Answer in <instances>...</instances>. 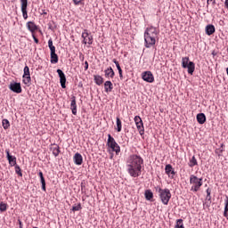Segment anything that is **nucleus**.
I'll list each match as a JSON object with an SVG mask.
<instances>
[{
  "label": "nucleus",
  "mask_w": 228,
  "mask_h": 228,
  "mask_svg": "<svg viewBox=\"0 0 228 228\" xmlns=\"http://www.w3.org/2000/svg\"><path fill=\"white\" fill-rule=\"evenodd\" d=\"M143 159L140 155H130L126 160L127 172L131 177H140L142 175Z\"/></svg>",
  "instance_id": "obj_1"
},
{
  "label": "nucleus",
  "mask_w": 228,
  "mask_h": 228,
  "mask_svg": "<svg viewBox=\"0 0 228 228\" xmlns=\"http://www.w3.org/2000/svg\"><path fill=\"white\" fill-rule=\"evenodd\" d=\"M158 35L159 30L154 26L146 28L144 31V46L146 49H151L153 45H156V40H158Z\"/></svg>",
  "instance_id": "obj_2"
},
{
  "label": "nucleus",
  "mask_w": 228,
  "mask_h": 228,
  "mask_svg": "<svg viewBox=\"0 0 228 228\" xmlns=\"http://www.w3.org/2000/svg\"><path fill=\"white\" fill-rule=\"evenodd\" d=\"M155 191L159 193V197L164 204V206H168V202H170V199H172V193L170 192L169 189H161V187L157 186L155 187Z\"/></svg>",
  "instance_id": "obj_3"
},
{
  "label": "nucleus",
  "mask_w": 228,
  "mask_h": 228,
  "mask_svg": "<svg viewBox=\"0 0 228 228\" xmlns=\"http://www.w3.org/2000/svg\"><path fill=\"white\" fill-rule=\"evenodd\" d=\"M190 184H191V191L197 192L202 186V178L197 177L195 175H191Z\"/></svg>",
  "instance_id": "obj_4"
},
{
  "label": "nucleus",
  "mask_w": 228,
  "mask_h": 228,
  "mask_svg": "<svg viewBox=\"0 0 228 228\" xmlns=\"http://www.w3.org/2000/svg\"><path fill=\"white\" fill-rule=\"evenodd\" d=\"M107 145L110 147L113 152H116V154H118L120 152V146L118 145V143H117L115 138H113L110 134H108Z\"/></svg>",
  "instance_id": "obj_5"
},
{
  "label": "nucleus",
  "mask_w": 228,
  "mask_h": 228,
  "mask_svg": "<svg viewBox=\"0 0 228 228\" xmlns=\"http://www.w3.org/2000/svg\"><path fill=\"white\" fill-rule=\"evenodd\" d=\"M82 38L84 39L83 44H85V45H86V44H88V45H92V44H94V36L88 33V29H85L83 31Z\"/></svg>",
  "instance_id": "obj_6"
},
{
  "label": "nucleus",
  "mask_w": 228,
  "mask_h": 228,
  "mask_svg": "<svg viewBox=\"0 0 228 228\" xmlns=\"http://www.w3.org/2000/svg\"><path fill=\"white\" fill-rule=\"evenodd\" d=\"M23 72V83L24 85H29V83H31V74L29 73V67L25 66Z\"/></svg>",
  "instance_id": "obj_7"
},
{
  "label": "nucleus",
  "mask_w": 228,
  "mask_h": 228,
  "mask_svg": "<svg viewBox=\"0 0 228 228\" xmlns=\"http://www.w3.org/2000/svg\"><path fill=\"white\" fill-rule=\"evenodd\" d=\"M142 78L143 81H146V83H154V75H152L151 71L142 72Z\"/></svg>",
  "instance_id": "obj_8"
},
{
  "label": "nucleus",
  "mask_w": 228,
  "mask_h": 228,
  "mask_svg": "<svg viewBox=\"0 0 228 228\" xmlns=\"http://www.w3.org/2000/svg\"><path fill=\"white\" fill-rule=\"evenodd\" d=\"M57 74L60 77V83L61 88H67V86L65 85L67 83V77H65V73H63V70L57 69Z\"/></svg>",
  "instance_id": "obj_9"
},
{
  "label": "nucleus",
  "mask_w": 228,
  "mask_h": 228,
  "mask_svg": "<svg viewBox=\"0 0 228 228\" xmlns=\"http://www.w3.org/2000/svg\"><path fill=\"white\" fill-rule=\"evenodd\" d=\"M21 4V13L23 19L28 20V0H20Z\"/></svg>",
  "instance_id": "obj_10"
},
{
  "label": "nucleus",
  "mask_w": 228,
  "mask_h": 228,
  "mask_svg": "<svg viewBox=\"0 0 228 228\" xmlns=\"http://www.w3.org/2000/svg\"><path fill=\"white\" fill-rule=\"evenodd\" d=\"M10 90L12 92H14V94H21L22 93V87L20 86V83H11L9 86Z\"/></svg>",
  "instance_id": "obj_11"
},
{
  "label": "nucleus",
  "mask_w": 228,
  "mask_h": 228,
  "mask_svg": "<svg viewBox=\"0 0 228 228\" xmlns=\"http://www.w3.org/2000/svg\"><path fill=\"white\" fill-rule=\"evenodd\" d=\"M5 153L7 156V160L9 162V165H11V167H15V165H17V158L15 156L10 155L9 149L5 150Z\"/></svg>",
  "instance_id": "obj_12"
},
{
  "label": "nucleus",
  "mask_w": 228,
  "mask_h": 228,
  "mask_svg": "<svg viewBox=\"0 0 228 228\" xmlns=\"http://www.w3.org/2000/svg\"><path fill=\"white\" fill-rule=\"evenodd\" d=\"M165 172L167 175H168V177H170L171 179H174V177L175 176V171L174 170V167H172V165L170 164L166 165Z\"/></svg>",
  "instance_id": "obj_13"
},
{
  "label": "nucleus",
  "mask_w": 228,
  "mask_h": 228,
  "mask_svg": "<svg viewBox=\"0 0 228 228\" xmlns=\"http://www.w3.org/2000/svg\"><path fill=\"white\" fill-rule=\"evenodd\" d=\"M70 110L74 115H77V104L76 103V96L71 97Z\"/></svg>",
  "instance_id": "obj_14"
},
{
  "label": "nucleus",
  "mask_w": 228,
  "mask_h": 228,
  "mask_svg": "<svg viewBox=\"0 0 228 228\" xmlns=\"http://www.w3.org/2000/svg\"><path fill=\"white\" fill-rule=\"evenodd\" d=\"M73 160L75 165H83V156L78 152L74 155Z\"/></svg>",
  "instance_id": "obj_15"
},
{
  "label": "nucleus",
  "mask_w": 228,
  "mask_h": 228,
  "mask_svg": "<svg viewBox=\"0 0 228 228\" xmlns=\"http://www.w3.org/2000/svg\"><path fill=\"white\" fill-rule=\"evenodd\" d=\"M27 28H28V31H30V33H35V31H37V29H38V27H37V25L33 21H28Z\"/></svg>",
  "instance_id": "obj_16"
},
{
  "label": "nucleus",
  "mask_w": 228,
  "mask_h": 228,
  "mask_svg": "<svg viewBox=\"0 0 228 228\" xmlns=\"http://www.w3.org/2000/svg\"><path fill=\"white\" fill-rule=\"evenodd\" d=\"M104 72L105 77H110V79H113V77H115V71L113 70V68L110 67L105 69Z\"/></svg>",
  "instance_id": "obj_17"
},
{
  "label": "nucleus",
  "mask_w": 228,
  "mask_h": 228,
  "mask_svg": "<svg viewBox=\"0 0 228 228\" xmlns=\"http://www.w3.org/2000/svg\"><path fill=\"white\" fill-rule=\"evenodd\" d=\"M104 88L106 94H110V92H112L113 90V83L111 81L108 80L104 83Z\"/></svg>",
  "instance_id": "obj_18"
},
{
  "label": "nucleus",
  "mask_w": 228,
  "mask_h": 228,
  "mask_svg": "<svg viewBox=\"0 0 228 228\" xmlns=\"http://www.w3.org/2000/svg\"><path fill=\"white\" fill-rule=\"evenodd\" d=\"M215 31H216L215 25L208 24L206 26V35H208V37H210V35H213Z\"/></svg>",
  "instance_id": "obj_19"
},
{
  "label": "nucleus",
  "mask_w": 228,
  "mask_h": 228,
  "mask_svg": "<svg viewBox=\"0 0 228 228\" xmlns=\"http://www.w3.org/2000/svg\"><path fill=\"white\" fill-rule=\"evenodd\" d=\"M137 131H139V134L142 136V134H145V128L143 127V121H141L140 123L135 124Z\"/></svg>",
  "instance_id": "obj_20"
},
{
  "label": "nucleus",
  "mask_w": 228,
  "mask_h": 228,
  "mask_svg": "<svg viewBox=\"0 0 228 228\" xmlns=\"http://www.w3.org/2000/svg\"><path fill=\"white\" fill-rule=\"evenodd\" d=\"M186 69H188V74L193 76V72H195V63L193 61H190L189 65L186 66Z\"/></svg>",
  "instance_id": "obj_21"
},
{
  "label": "nucleus",
  "mask_w": 228,
  "mask_h": 228,
  "mask_svg": "<svg viewBox=\"0 0 228 228\" xmlns=\"http://www.w3.org/2000/svg\"><path fill=\"white\" fill-rule=\"evenodd\" d=\"M113 63H115L118 70V74H119V77L120 79H123L124 78V75L122 74V68H120V63H118V60L117 59H113L112 60Z\"/></svg>",
  "instance_id": "obj_22"
},
{
  "label": "nucleus",
  "mask_w": 228,
  "mask_h": 228,
  "mask_svg": "<svg viewBox=\"0 0 228 228\" xmlns=\"http://www.w3.org/2000/svg\"><path fill=\"white\" fill-rule=\"evenodd\" d=\"M94 83L98 85V86H101V85L104 83V78H102L101 75H94Z\"/></svg>",
  "instance_id": "obj_23"
},
{
  "label": "nucleus",
  "mask_w": 228,
  "mask_h": 228,
  "mask_svg": "<svg viewBox=\"0 0 228 228\" xmlns=\"http://www.w3.org/2000/svg\"><path fill=\"white\" fill-rule=\"evenodd\" d=\"M51 63H58V54H56V50L50 53Z\"/></svg>",
  "instance_id": "obj_24"
},
{
  "label": "nucleus",
  "mask_w": 228,
  "mask_h": 228,
  "mask_svg": "<svg viewBox=\"0 0 228 228\" xmlns=\"http://www.w3.org/2000/svg\"><path fill=\"white\" fill-rule=\"evenodd\" d=\"M51 151H53V154L55 158L60 156V146H58V144H53V147L51 148Z\"/></svg>",
  "instance_id": "obj_25"
},
{
  "label": "nucleus",
  "mask_w": 228,
  "mask_h": 228,
  "mask_svg": "<svg viewBox=\"0 0 228 228\" xmlns=\"http://www.w3.org/2000/svg\"><path fill=\"white\" fill-rule=\"evenodd\" d=\"M197 120L199 124H205L206 122V114L205 113H199L197 115Z\"/></svg>",
  "instance_id": "obj_26"
},
{
  "label": "nucleus",
  "mask_w": 228,
  "mask_h": 228,
  "mask_svg": "<svg viewBox=\"0 0 228 228\" xmlns=\"http://www.w3.org/2000/svg\"><path fill=\"white\" fill-rule=\"evenodd\" d=\"M38 175L40 177V181H41V184H42V190H43V191H46V189H45V178H44V173H42V171H40L38 173Z\"/></svg>",
  "instance_id": "obj_27"
},
{
  "label": "nucleus",
  "mask_w": 228,
  "mask_h": 228,
  "mask_svg": "<svg viewBox=\"0 0 228 228\" xmlns=\"http://www.w3.org/2000/svg\"><path fill=\"white\" fill-rule=\"evenodd\" d=\"M197 165H199V162L197 161L195 156H192V158L189 160L188 166L191 168H193V167H197Z\"/></svg>",
  "instance_id": "obj_28"
},
{
  "label": "nucleus",
  "mask_w": 228,
  "mask_h": 228,
  "mask_svg": "<svg viewBox=\"0 0 228 228\" xmlns=\"http://www.w3.org/2000/svg\"><path fill=\"white\" fill-rule=\"evenodd\" d=\"M144 197H145L146 200H151V199L154 198V193H152V191H151V190H146L144 191Z\"/></svg>",
  "instance_id": "obj_29"
},
{
  "label": "nucleus",
  "mask_w": 228,
  "mask_h": 228,
  "mask_svg": "<svg viewBox=\"0 0 228 228\" xmlns=\"http://www.w3.org/2000/svg\"><path fill=\"white\" fill-rule=\"evenodd\" d=\"M190 63V57H183L182 58V67L183 69H186V67Z\"/></svg>",
  "instance_id": "obj_30"
},
{
  "label": "nucleus",
  "mask_w": 228,
  "mask_h": 228,
  "mask_svg": "<svg viewBox=\"0 0 228 228\" xmlns=\"http://www.w3.org/2000/svg\"><path fill=\"white\" fill-rule=\"evenodd\" d=\"M116 124H117V131L118 133H120L122 131V121L120 120V118H116Z\"/></svg>",
  "instance_id": "obj_31"
},
{
  "label": "nucleus",
  "mask_w": 228,
  "mask_h": 228,
  "mask_svg": "<svg viewBox=\"0 0 228 228\" xmlns=\"http://www.w3.org/2000/svg\"><path fill=\"white\" fill-rule=\"evenodd\" d=\"M8 209V204L1 201L0 202V211L1 213H4V211H6Z\"/></svg>",
  "instance_id": "obj_32"
},
{
  "label": "nucleus",
  "mask_w": 228,
  "mask_h": 228,
  "mask_svg": "<svg viewBox=\"0 0 228 228\" xmlns=\"http://www.w3.org/2000/svg\"><path fill=\"white\" fill-rule=\"evenodd\" d=\"M2 126L4 129H10V121L8 119H3L2 120Z\"/></svg>",
  "instance_id": "obj_33"
},
{
  "label": "nucleus",
  "mask_w": 228,
  "mask_h": 228,
  "mask_svg": "<svg viewBox=\"0 0 228 228\" xmlns=\"http://www.w3.org/2000/svg\"><path fill=\"white\" fill-rule=\"evenodd\" d=\"M48 47L50 49V52L56 51V47L54 45H53V39L52 38H50L48 40Z\"/></svg>",
  "instance_id": "obj_34"
},
{
  "label": "nucleus",
  "mask_w": 228,
  "mask_h": 228,
  "mask_svg": "<svg viewBox=\"0 0 228 228\" xmlns=\"http://www.w3.org/2000/svg\"><path fill=\"white\" fill-rule=\"evenodd\" d=\"M175 228H184V224H183V219H177Z\"/></svg>",
  "instance_id": "obj_35"
},
{
  "label": "nucleus",
  "mask_w": 228,
  "mask_h": 228,
  "mask_svg": "<svg viewBox=\"0 0 228 228\" xmlns=\"http://www.w3.org/2000/svg\"><path fill=\"white\" fill-rule=\"evenodd\" d=\"M15 172L16 174H18V175H20V177H22V172L20 171V167H19V165H15Z\"/></svg>",
  "instance_id": "obj_36"
},
{
  "label": "nucleus",
  "mask_w": 228,
  "mask_h": 228,
  "mask_svg": "<svg viewBox=\"0 0 228 228\" xmlns=\"http://www.w3.org/2000/svg\"><path fill=\"white\" fill-rule=\"evenodd\" d=\"M134 120L135 125L140 124V122H142V118L140 116H135L134 118Z\"/></svg>",
  "instance_id": "obj_37"
},
{
  "label": "nucleus",
  "mask_w": 228,
  "mask_h": 228,
  "mask_svg": "<svg viewBox=\"0 0 228 228\" xmlns=\"http://www.w3.org/2000/svg\"><path fill=\"white\" fill-rule=\"evenodd\" d=\"M80 209H81V204L72 207V211H80Z\"/></svg>",
  "instance_id": "obj_38"
},
{
  "label": "nucleus",
  "mask_w": 228,
  "mask_h": 228,
  "mask_svg": "<svg viewBox=\"0 0 228 228\" xmlns=\"http://www.w3.org/2000/svg\"><path fill=\"white\" fill-rule=\"evenodd\" d=\"M210 206H211V201H205V202L203 203V208H204V209H206V208H210Z\"/></svg>",
  "instance_id": "obj_39"
},
{
  "label": "nucleus",
  "mask_w": 228,
  "mask_h": 228,
  "mask_svg": "<svg viewBox=\"0 0 228 228\" xmlns=\"http://www.w3.org/2000/svg\"><path fill=\"white\" fill-rule=\"evenodd\" d=\"M224 209H226V211H228V197H226V199L224 200Z\"/></svg>",
  "instance_id": "obj_40"
},
{
  "label": "nucleus",
  "mask_w": 228,
  "mask_h": 228,
  "mask_svg": "<svg viewBox=\"0 0 228 228\" xmlns=\"http://www.w3.org/2000/svg\"><path fill=\"white\" fill-rule=\"evenodd\" d=\"M206 200H207L208 202H211V195H207Z\"/></svg>",
  "instance_id": "obj_41"
},
{
  "label": "nucleus",
  "mask_w": 228,
  "mask_h": 228,
  "mask_svg": "<svg viewBox=\"0 0 228 228\" xmlns=\"http://www.w3.org/2000/svg\"><path fill=\"white\" fill-rule=\"evenodd\" d=\"M224 216L228 219V210L224 209Z\"/></svg>",
  "instance_id": "obj_42"
},
{
  "label": "nucleus",
  "mask_w": 228,
  "mask_h": 228,
  "mask_svg": "<svg viewBox=\"0 0 228 228\" xmlns=\"http://www.w3.org/2000/svg\"><path fill=\"white\" fill-rule=\"evenodd\" d=\"M33 38H34V42L36 44H38V38H37V37H35V35H32Z\"/></svg>",
  "instance_id": "obj_43"
},
{
  "label": "nucleus",
  "mask_w": 228,
  "mask_h": 228,
  "mask_svg": "<svg viewBox=\"0 0 228 228\" xmlns=\"http://www.w3.org/2000/svg\"><path fill=\"white\" fill-rule=\"evenodd\" d=\"M84 65H85V70H86L88 69V61H86Z\"/></svg>",
  "instance_id": "obj_44"
},
{
  "label": "nucleus",
  "mask_w": 228,
  "mask_h": 228,
  "mask_svg": "<svg viewBox=\"0 0 228 228\" xmlns=\"http://www.w3.org/2000/svg\"><path fill=\"white\" fill-rule=\"evenodd\" d=\"M73 3L75 4H79V3H81V0H73Z\"/></svg>",
  "instance_id": "obj_45"
},
{
  "label": "nucleus",
  "mask_w": 228,
  "mask_h": 228,
  "mask_svg": "<svg viewBox=\"0 0 228 228\" xmlns=\"http://www.w3.org/2000/svg\"><path fill=\"white\" fill-rule=\"evenodd\" d=\"M207 195H211V189L210 188H208V189H207Z\"/></svg>",
  "instance_id": "obj_46"
},
{
  "label": "nucleus",
  "mask_w": 228,
  "mask_h": 228,
  "mask_svg": "<svg viewBox=\"0 0 228 228\" xmlns=\"http://www.w3.org/2000/svg\"><path fill=\"white\" fill-rule=\"evenodd\" d=\"M224 6H225V8H228V0H225Z\"/></svg>",
  "instance_id": "obj_47"
},
{
  "label": "nucleus",
  "mask_w": 228,
  "mask_h": 228,
  "mask_svg": "<svg viewBox=\"0 0 228 228\" xmlns=\"http://www.w3.org/2000/svg\"><path fill=\"white\" fill-rule=\"evenodd\" d=\"M43 15H47V12H43Z\"/></svg>",
  "instance_id": "obj_48"
},
{
  "label": "nucleus",
  "mask_w": 228,
  "mask_h": 228,
  "mask_svg": "<svg viewBox=\"0 0 228 228\" xmlns=\"http://www.w3.org/2000/svg\"><path fill=\"white\" fill-rule=\"evenodd\" d=\"M20 222V225H22V222L21 221H19Z\"/></svg>",
  "instance_id": "obj_49"
},
{
  "label": "nucleus",
  "mask_w": 228,
  "mask_h": 228,
  "mask_svg": "<svg viewBox=\"0 0 228 228\" xmlns=\"http://www.w3.org/2000/svg\"><path fill=\"white\" fill-rule=\"evenodd\" d=\"M208 4H209V0H207Z\"/></svg>",
  "instance_id": "obj_50"
},
{
  "label": "nucleus",
  "mask_w": 228,
  "mask_h": 228,
  "mask_svg": "<svg viewBox=\"0 0 228 228\" xmlns=\"http://www.w3.org/2000/svg\"><path fill=\"white\" fill-rule=\"evenodd\" d=\"M209 1H211V2L215 3V1H216V0H209Z\"/></svg>",
  "instance_id": "obj_51"
}]
</instances>
